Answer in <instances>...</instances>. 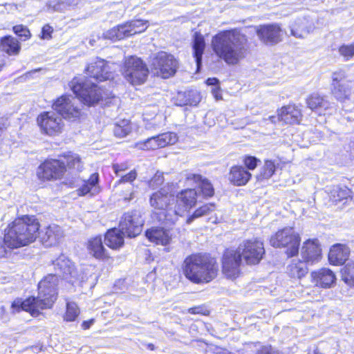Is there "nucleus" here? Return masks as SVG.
<instances>
[{
    "mask_svg": "<svg viewBox=\"0 0 354 354\" xmlns=\"http://www.w3.org/2000/svg\"><path fill=\"white\" fill-rule=\"evenodd\" d=\"M266 250L264 242L258 237L244 239L237 248L227 247L222 252L220 263L223 276L235 280L242 274V264L256 266L265 258Z\"/></svg>",
    "mask_w": 354,
    "mask_h": 354,
    "instance_id": "obj_1",
    "label": "nucleus"
},
{
    "mask_svg": "<svg viewBox=\"0 0 354 354\" xmlns=\"http://www.w3.org/2000/svg\"><path fill=\"white\" fill-rule=\"evenodd\" d=\"M39 220L33 214L17 216L8 223L0 239V259L8 257L9 252L28 246L39 237Z\"/></svg>",
    "mask_w": 354,
    "mask_h": 354,
    "instance_id": "obj_2",
    "label": "nucleus"
},
{
    "mask_svg": "<svg viewBox=\"0 0 354 354\" xmlns=\"http://www.w3.org/2000/svg\"><path fill=\"white\" fill-rule=\"evenodd\" d=\"M84 168L81 156L68 151L57 158H47L38 166L36 176L41 183L55 182L64 179L66 172H80Z\"/></svg>",
    "mask_w": 354,
    "mask_h": 354,
    "instance_id": "obj_3",
    "label": "nucleus"
},
{
    "mask_svg": "<svg viewBox=\"0 0 354 354\" xmlns=\"http://www.w3.org/2000/svg\"><path fill=\"white\" fill-rule=\"evenodd\" d=\"M181 272L194 284H207L217 278L219 272L216 258L207 252H194L182 262Z\"/></svg>",
    "mask_w": 354,
    "mask_h": 354,
    "instance_id": "obj_4",
    "label": "nucleus"
},
{
    "mask_svg": "<svg viewBox=\"0 0 354 354\" xmlns=\"http://www.w3.org/2000/svg\"><path fill=\"white\" fill-rule=\"evenodd\" d=\"M243 37L236 29L221 30L212 37L211 47L215 55L227 64L236 65L243 57Z\"/></svg>",
    "mask_w": 354,
    "mask_h": 354,
    "instance_id": "obj_5",
    "label": "nucleus"
},
{
    "mask_svg": "<svg viewBox=\"0 0 354 354\" xmlns=\"http://www.w3.org/2000/svg\"><path fill=\"white\" fill-rule=\"evenodd\" d=\"M149 201L155 218L162 224H174L180 215V207L175 208V195L168 187H162L153 192Z\"/></svg>",
    "mask_w": 354,
    "mask_h": 354,
    "instance_id": "obj_6",
    "label": "nucleus"
},
{
    "mask_svg": "<svg viewBox=\"0 0 354 354\" xmlns=\"http://www.w3.org/2000/svg\"><path fill=\"white\" fill-rule=\"evenodd\" d=\"M37 292V296L30 295L25 299L15 298L10 304L11 313L24 311L32 317H38L43 310L52 309L57 300L58 294Z\"/></svg>",
    "mask_w": 354,
    "mask_h": 354,
    "instance_id": "obj_7",
    "label": "nucleus"
},
{
    "mask_svg": "<svg viewBox=\"0 0 354 354\" xmlns=\"http://www.w3.org/2000/svg\"><path fill=\"white\" fill-rule=\"evenodd\" d=\"M68 85L81 103L88 107L95 106L111 97L104 88L93 82H81L77 77L73 78Z\"/></svg>",
    "mask_w": 354,
    "mask_h": 354,
    "instance_id": "obj_8",
    "label": "nucleus"
},
{
    "mask_svg": "<svg viewBox=\"0 0 354 354\" xmlns=\"http://www.w3.org/2000/svg\"><path fill=\"white\" fill-rule=\"evenodd\" d=\"M120 72L124 80L133 86L143 84L149 75L147 63L136 55L124 57L120 67Z\"/></svg>",
    "mask_w": 354,
    "mask_h": 354,
    "instance_id": "obj_9",
    "label": "nucleus"
},
{
    "mask_svg": "<svg viewBox=\"0 0 354 354\" xmlns=\"http://www.w3.org/2000/svg\"><path fill=\"white\" fill-rule=\"evenodd\" d=\"M301 238L293 227H284L271 235L270 245L274 248L284 250L286 257L290 259L299 254Z\"/></svg>",
    "mask_w": 354,
    "mask_h": 354,
    "instance_id": "obj_10",
    "label": "nucleus"
},
{
    "mask_svg": "<svg viewBox=\"0 0 354 354\" xmlns=\"http://www.w3.org/2000/svg\"><path fill=\"white\" fill-rule=\"evenodd\" d=\"M178 67V59L174 55L162 50L154 55L151 64L154 75L165 80L174 77Z\"/></svg>",
    "mask_w": 354,
    "mask_h": 354,
    "instance_id": "obj_11",
    "label": "nucleus"
},
{
    "mask_svg": "<svg viewBox=\"0 0 354 354\" xmlns=\"http://www.w3.org/2000/svg\"><path fill=\"white\" fill-rule=\"evenodd\" d=\"M36 122L41 133L48 137H58L65 129L64 120L57 112L52 111H44L39 113Z\"/></svg>",
    "mask_w": 354,
    "mask_h": 354,
    "instance_id": "obj_12",
    "label": "nucleus"
},
{
    "mask_svg": "<svg viewBox=\"0 0 354 354\" xmlns=\"http://www.w3.org/2000/svg\"><path fill=\"white\" fill-rule=\"evenodd\" d=\"M52 108L62 119L70 122H78L84 116V113L77 104L73 102L68 94H62L52 102Z\"/></svg>",
    "mask_w": 354,
    "mask_h": 354,
    "instance_id": "obj_13",
    "label": "nucleus"
},
{
    "mask_svg": "<svg viewBox=\"0 0 354 354\" xmlns=\"http://www.w3.org/2000/svg\"><path fill=\"white\" fill-rule=\"evenodd\" d=\"M302 106L300 104L290 102L277 109V115H271L269 120L272 123L278 122L283 125H299L303 120Z\"/></svg>",
    "mask_w": 354,
    "mask_h": 354,
    "instance_id": "obj_14",
    "label": "nucleus"
},
{
    "mask_svg": "<svg viewBox=\"0 0 354 354\" xmlns=\"http://www.w3.org/2000/svg\"><path fill=\"white\" fill-rule=\"evenodd\" d=\"M143 221L141 215L136 209L124 212L119 222V228L130 239L138 236L142 230Z\"/></svg>",
    "mask_w": 354,
    "mask_h": 354,
    "instance_id": "obj_15",
    "label": "nucleus"
},
{
    "mask_svg": "<svg viewBox=\"0 0 354 354\" xmlns=\"http://www.w3.org/2000/svg\"><path fill=\"white\" fill-rule=\"evenodd\" d=\"M85 247L88 254L93 259L103 263L113 261V257L106 248L101 234L88 238L85 243Z\"/></svg>",
    "mask_w": 354,
    "mask_h": 354,
    "instance_id": "obj_16",
    "label": "nucleus"
},
{
    "mask_svg": "<svg viewBox=\"0 0 354 354\" xmlns=\"http://www.w3.org/2000/svg\"><path fill=\"white\" fill-rule=\"evenodd\" d=\"M331 78V94L339 101L348 99L352 93V87L348 85L350 81L346 80L345 73L342 71H335Z\"/></svg>",
    "mask_w": 354,
    "mask_h": 354,
    "instance_id": "obj_17",
    "label": "nucleus"
},
{
    "mask_svg": "<svg viewBox=\"0 0 354 354\" xmlns=\"http://www.w3.org/2000/svg\"><path fill=\"white\" fill-rule=\"evenodd\" d=\"M178 141L177 134L173 132H165L147 138L139 143L142 150L153 151L174 145Z\"/></svg>",
    "mask_w": 354,
    "mask_h": 354,
    "instance_id": "obj_18",
    "label": "nucleus"
},
{
    "mask_svg": "<svg viewBox=\"0 0 354 354\" xmlns=\"http://www.w3.org/2000/svg\"><path fill=\"white\" fill-rule=\"evenodd\" d=\"M282 29L278 24L259 25L256 28V34L259 40L266 45H274L282 40Z\"/></svg>",
    "mask_w": 354,
    "mask_h": 354,
    "instance_id": "obj_19",
    "label": "nucleus"
},
{
    "mask_svg": "<svg viewBox=\"0 0 354 354\" xmlns=\"http://www.w3.org/2000/svg\"><path fill=\"white\" fill-rule=\"evenodd\" d=\"M301 259L307 263L319 261L322 257V249L318 239H308L304 241L301 248Z\"/></svg>",
    "mask_w": 354,
    "mask_h": 354,
    "instance_id": "obj_20",
    "label": "nucleus"
},
{
    "mask_svg": "<svg viewBox=\"0 0 354 354\" xmlns=\"http://www.w3.org/2000/svg\"><path fill=\"white\" fill-rule=\"evenodd\" d=\"M185 180L188 184L197 185L198 194L205 199L212 198L215 194V189L212 182L200 174H188L186 175Z\"/></svg>",
    "mask_w": 354,
    "mask_h": 354,
    "instance_id": "obj_21",
    "label": "nucleus"
},
{
    "mask_svg": "<svg viewBox=\"0 0 354 354\" xmlns=\"http://www.w3.org/2000/svg\"><path fill=\"white\" fill-rule=\"evenodd\" d=\"M311 281L319 288L328 289L334 286L337 278L335 272L328 268H322L310 273Z\"/></svg>",
    "mask_w": 354,
    "mask_h": 354,
    "instance_id": "obj_22",
    "label": "nucleus"
},
{
    "mask_svg": "<svg viewBox=\"0 0 354 354\" xmlns=\"http://www.w3.org/2000/svg\"><path fill=\"white\" fill-rule=\"evenodd\" d=\"M351 255V249L348 245L335 243L330 246L328 253V260L330 265L340 266L345 264Z\"/></svg>",
    "mask_w": 354,
    "mask_h": 354,
    "instance_id": "obj_23",
    "label": "nucleus"
},
{
    "mask_svg": "<svg viewBox=\"0 0 354 354\" xmlns=\"http://www.w3.org/2000/svg\"><path fill=\"white\" fill-rule=\"evenodd\" d=\"M252 174L243 165H234L228 171L227 180L236 187L246 185L252 179Z\"/></svg>",
    "mask_w": 354,
    "mask_h": 354,
    "instance_id": "obj_24",
    "label": "nucleus"
},
{
    "mask_svg": "<svg viewBox=\"0 0 354 354\" xmlns=\"http://www.w3.org/2000/svg\"><path fill=\"white\" fill-rule=\"evenodd\" d=\"M145 234L149 241L156 245L167 246L172 241V234L169 230L162 227H151L145 232Z\"/></svg>",
    "mask_w": 354,
    "mask_h": 354,
    "instance_id": "obj_25",
    "label": "nucleus"
},
{
    "mask_svg": "<svg viewBox=\"0 0 354 354\" xmlns=\"http://www.w3.org/2000/svg\"><path fill=\"white\" fill-rule=\"evenodd\" d=\"M307 264L303 259H292L286 267L285 271L286 277L292 282L300 281L308 273Z\"/></svg>",
    "mask_w": 354,
    "mask_h": 354,
    "instance_id": "obj_26",
    "label": "nucleus"
},
{
    "mask_svg": "<svg viewBox=\"0 0 354 354\" xmlns=\"http://www.w3.org/2000/svg\"><path fill=\"white\" fill-rule=\"evenodd\" d=\"M306 104L312 111L319 115H325L326 111L330 109V103L324 95L319 93H312L306 99Z\"/></svg>",
    "mask_w": 354,
    "mask_h": 354,
    "instance_id": "obj_27",
    "label": "nucleus"
},
{
    "mask_svg": "<svg viewBox=\"0 0 354 354\" xmlns=\"http://www.w3.org/2000/svg\"><path fill=\"white\" fill-rule=\"evenodd\" d=\"M85 70L91 78L98 82L106 81L111 76L107 62L102 59H97L88 64Z\"/></svg>",
    "mask_w": 354,
    "mask_h": 354,
    "instance_id": "obj_28",
    "label": "nucleus"
},
{
    "mask_svg": "<svg viewBox=\"0 0 354 354\" xmlns=\"http://www.w3.org/2000/svg\"><path fill=\"white\" fill-rule=\"evenodd\" d=\"M199 194L195 188H185L176 196V202L181 205L185 210L189 211L196 207L198 202Z\"/></svg>",
    "mask_w": 354,
    "mask_h": 354,
    "instance_id": "obj_29",
    "label": "nucleus"
},
{
    "mask_svg": "<svg viewBox=\"0 0 354 354\" xmlns=\"http://www.w3.org/2000/svg\"><path fill=\"white\" fill-rule=\"evenodd\" d=\"M21 45L18 39L6 35L0 37V53L4 57H15L20 54Z\"/></svg>",
    "mask_w": 354,
    "mask_h": 354,
    "instance_id": "obj_30",
    "label": "nucleus"
},
{
    "mask_svg": "<svg viewBox=\"0 0 354 354\" xmlns=\"http://www.w3.org/2000/svg\"><path fill=\"white\" fill-rule=\"evenodd\" d=\"M100 190V175L97 172L91 174L88 179L83 180L81 185L76 189L78 196L82 197L86 195L91 196L98 193Z\"/></svg>",
    "mask_w": 354,
    "mask_h": 354,
    "instance_id": "obj_31",
    "label": "nucleus"
},
{
    "mask_svg": "<svg viewBox=\"0 0 354 354\" xmlns=\"http://www.w3.org/2000/svg\"><path fill=\"white\" fill-rule=\"evenodd\" d=\"M124 235L119 227H111L105 232L104 240L109 249L119 250L124 245Z\"/></svg>",
    "mask_w": 354,
    "mask_h": 354,
    "instance_id": "obj_32",
    "label": "nucleus"
},
{
    "mask_svg": "<svg viewBox=\"0 0 354 354\" xmlns=\"http://www.w3.org/2000/svg\"><path fill=\"white\" fill-rule=\"evenodd\" d=\"M205 49V41L204 36L198 31L193 35L192 50L193 56L195 58L197 69L198 70L202 64V57Z\"/></svg>",
    "mask_w": 354,
    "mask_h": 354,
    "instance_id": "obj_33",
    "label": "nucleus"
},
{
    "mask_svg": "<svg viewBox=\"0 0 354 354\" xmlns=\"http://www.w3.org/2000/svg\"><path fill=\"white\" fill-rule=\"evenodd\" d=\"M104 37L106 39L113 41L124 39L131 37L128 21L118 24L108 30Z\"/></svg>",
    "mask_w": 354,
    "mask_h": 354,
    "instance_id": "obj_34",
    "label": "nucleus"
},
{
    "mask_svg": "<svg viewBox=\"0 0 354 354\" xmlns=\"http://www.w3.org/2000/svg\"><path fill=\"white\" fill-rule=\"evenodd\" d=\"M59 277L55 274H48L38 283L37 291L58 294Z\"/></svg>",
    "mask_w": 354,
    "mask_h": 354,
    "instance_id": "obj_35",
    "label": "nucleus"
},
{
    "mask_svg": "<svg viewBox=\"0 0 354 354\" xmlns=\"http://www.w3.org/2000/svg\"><path fill=\"white\" fill-rule=\"evenodd\" d=\"M173 103L177 106H196L199 99L191 91L178 92L172 99Z\"/></svg>",
    "mask_w": 354,
    "mask_h": 354,
    "instance_id": "obj_36",
    "label": "nucleus"
},
{
    "mask_svg": "<svg viewBox=\"0 0 354 354\" xmlns=\"http://www.w3.org/2000/svg\"><path fill=\"white\" fill-rule=\"evenodd\" d=\"M55 269L63 279L71 278L75 272V265L67 258H58L55 263Z\"/></svg>",
    "mask_w": 354,
    "mask_h": 354,
    "instance_id": "obj_37",
    "label": "nucleus"
},
{
    "mask_svg": "<svg viewBox=\"0 0 354 354\" xmlns=\"http://www.w3.org/2000/svg\"><path fill=\"white\" fill-rule=\"evenodd\" d=\"M216 209V205L214 203H207L201 205L194 209V211L187 216L185 223L191 224L195 219L207 216L214 212Z\"/></svg>",
    "mask_w": 354,
    "mask_h": 354,
    "instance_id": "obj_38",
    "label": "nucleus"
},
{
    "mask_svg": "<svg viewBox=\"0 0 354 354\" xmlns=\"http://www.w3.org/2000/svg\"><path fill=\"white\" fill-rule=\"evenodd\" d=\"M277 169V165L274 160L265 159L263 165L257 175V180L258 181L269 180L275 174Z\"/></svg>",
    "mask_w": 354,
    "mask_h": 354,
    "instance_id": "obj_39",
    "label": "nucleus"
},
{
    "mask_svg": "<svg viewBox=\"0 0 354 354\" xmlns=\"http://www.w3.org/2000/svg\"><path fill=\"white\" fill-rule=\"evenodd\" d=\"M131 131L132 126L130 120L121 119L113 124V133L116 138H124L129 135Z\"/></svg>",
    "mask_w": 354,
    "mask_h": 354,
    "instance_id": "obj_40",
    "label": "nucleus"
},
{
    "mask_svg": "<svg viewBox=\"0 0 354 354\" xmlns=\"http://www.w3.org/2000/svg\"><path fill=\"white\" fill-rule=\"evenodd\" d=\"M348 200H352L351 190L346 187L339 188L333 195L331 202L333 205L346 204Z\"/></svg>",
    "mask_w": 354,
    "mask_h": 354,
    "instance_id": "obj_41",
    "label": "nucleus"
},
{
    "mask_svg": "<svg viewBox=\"0 0 354 354\" xmlns=\"http://www.w3.org/2000/svg\"><path fill=\"white\" fill-rule=\"evenodd\" d=\"M342 280L349 286L354 287V261L348 262L341 269Z\"/></svg>",
    "mask_w": 354,
    "mask_h": 354,
    "instance_id": "obj_42",
    "label": "nucleus"
},
{
    "mask_svg": "<svg viewBox=\"0 0 354 354\" xmlns=\"http://www.w3.org/2000/svg\"><path fill=\"white\" fill-rule=\"evenodd\" d=\"M80 313V310L75 302L68 301L66 305V310L63 319L66 322H74Z\"/></svg>",
    "mask_w": 354,
    "mask_h": 354,
    "instance_id": "obj_43",
    "label": "nucleus"
},
{
    "mask_svg": "<svg viewBox=\"0 0 354 354\" xmlns=\"http://www.w3.org/2000/svg\"><path fill=\"white\" fill-rule=\"evenodd\" d=\"M131 37L145 32L149 26L147 20L134 19L128 21Z\"/></svg>",
    "mask_w": 354,
    "mask_h": 354,
    "instance_id": "obj_44",
    "label": "nucleus"
},
{
    "mask_svg": "<svg viewBox=\"0 0 354 354\" xmlns=\"http://www.w3.org/2000/svg\"><path fill=\"white\" fill-rule=\"evenodd\" d=\"M12 30L22 41L29 40L32 37L29 28L23 24L12 26Z\"/></svg>",
    "mask_w": 354,
    "mask_h": 354,
    "instance_id": "obj_45",
    "label": "nucleus"
},
{
    "mask_svg": "<svg viewBox=\"0 0 354 354\" xmlns=\"http://www.w3.org/2000/svg\"><path fill=\"white\" fill-rule=\"evenodd\" d=\"M59 238V234L55 227L50 225L45 227V232L41 237L43 243H51L56 241Z\"/></svg>",
    "mask_w": 354,
    "mask_h": 354,
    "instance_id": "obj_46",
    "label": "nucleus"
},
{
    "mask_svg": "<svg viewBox=\"0 0 354 354\" xmlns=\"http://www.w3.org/2000/svg\"><path fill=\"white\" fill-rule=\"evenodd\" d=\"M242 162L243 163V166L250 171L254 170L261 161L254 156L245 155L242 158Z\"/></svg>",
    "mask_w": 354,
    "mask_h": 354,
    "instance_id": "obj_47",
    "label": "nucleus"
},
{
    "mask_svg": "<svg viewBox=\"0 0 354 354\" xmlns=\"http://www.w3.org/2000/svg\"><path fill=\"white\" fill-rule=\"evenodd\" d=\"M338 52L345 60H349L354 56V42L349 44H342L339 46Z\"/></svg>",
    "mask_w": 354,
    "mask_h": 354,
    "instance_id": "obj_48",
    "label": "nucleus"
},
{
    "mask_svg": "<svg viewBox=\"0 0 354 354\" xmlns=\"http://www.w3.org/2000/svg\"><path fill=\"white\" fill-rule=\"evenodd\" d=\"M138 173L136 169H132L127 174L121 176L120 178L116 181L117 185L124 183H132L137 178Z\"/></svg>",
    "mask_w": 354,
    "mask_h": 354,
    "instance_id": "obj_49",
    "label": "nucleus"
},
{
    "mask_svg": "<svg viewBox=\"0 0 354 354\" xmlns=\"http://www.w3.org/2000/svg\"><path fill=\"white\" fill-rule=\"evenodd\" d=\"M10 127L9 118L4 114L0 113V137L6 134Z\"/></svg>",
    "mask_w": 354,
    "mask_h": 354,
    "instance_id": "obj_50",
    "label": "nucleus"
},
{
    "mask_svg": "<svg viewBox=\"0 0 354 354\" xmlns=\"http://www.w3.org/2000/svg\"><path fill=\"white\" fill-rule=\"evenodd\" d=\"M187 313L191 315H201L205 316L209 315V310L205 304L189 308L187 309Z\"/></svg>",
    "mask_w": 354,
    "mask_h": 354,
    "instance_id": "obj_51",
    "label": "nucleus"
},
{
    "mask_svg": "<svg viewBox=\"0 0 354 354\" xmlns=\"http://www.w3.org/2000/svg\"><path fill=\"white\" fill-rule=\"evenodd\" d=\"M53 28L49 24H46L41 28L39 37L44 40H50L53 37Z\"/></svg>",
    "mask_w": 354,
    "mask_h": 354,
    "instance_id": "obj_52",
    "label": "nucleus"
},
{
    "mask_svg": "<svg viewBox=\"0 0 354 354\" xmlns=\"http://www.w3.org/2000/svg\"><path fill=\"white\" fill-rule=\"evenodd\" d=\"M112 168L113 169L114 174L118 176L120 172L127 170L129 168V165L127 162L115 163L113 164Z\"/></svg>",
    "mask_w": 354,
    "mask_h": 354,
    "instance_id": "obj_53",
    "label": "nucleus"
},
{
    "mask_svg": "<svg viewBox=\"0 0 354 354\" xmlns=\"http://www.w3.org/2000/svg\"><path fill=\"white\" fill-rule=\"evenodd\" d=\"M256 354H280L279 352L273 348V347L270 345H263L261 346L256 352Z\"/></svg>",
    "mask_w": 354,
    "mask_h": 354,
    "instance_id": "obj_54",
    "label": "nucleus"
},
{
    "mask_svg": "<svg viewBox=\"0 0 354 354\" xmlns=\"http://www.w3.org/2000/svg\"><path fill=\"white\" fill-rule=\"evenodd\" d=\"M212 93L217 100L222 99L221 91L219 86L213 88L212 89Z\"/></svg>",
    "mask_w": 354,
    "mask_h": 354,
    "instance_id": "obj_55",
    "label": "nucleus"
},
{
    "mask_svg": "<svg viewBox=\"0 0 354 354\" xmlns=\"http://www.w3.org/2000/svg\"><path fill=\"white\" fill-rule=\"evenodd\" d=\"M8 63L6 57L3 55L0 54V73L6 70L7 68Z\"/></svg>",
    "mask_w": 354,
    "mask_h": 354,
    "instance_id": "obj_56",
    "label": "nucleus"
},
{
    "mask_svg": "<svg viewBox=\"0 0 354 354\" xmlns=\"http://www.w3.org/2000/svg\"><path fill=\"white\" fill-rule=\"evenodd\" d=\"M94 319H90L88 320L83 321L81 324V327L83 330H88L90 328L91 326L94 323Z\"/></svg>",
    "mask_w": 354,
    "mask_h": 354,
    "instance_id": "obj_57",
    "label": "nucleus"
},
{
    "mask_svg": "<svg viewBox=\"0 0 354 354\" xmlns=\"http://www.w3.org/2000/svg\"><path fill=\"white\" fill-rule=\"evenodd\" d=\"M206 84L209 86H218L219 81L216 77H209L205 81Z\"/></svg>",
    "mask_w": 354,
    "mask_h": 354,
    "instance_id": "obj_58",
    "label": "nucleus"
},
{
    "mask_svg": "<svg viewBox=\"0 0 354 354\" xmlns=\"http://www.w3.org/2000/svg\"><path fill=\"white\" fill-rule=\"evenodd\" d=\"M147 348L150 350V351H154L156 350V346L153 344L152 343H148L146 345Z\"/></svg>",
    "mask_w": 354,
    "mask_h": 354,
    "instance_id": "obj_59",
    "label": "nucleus"
},
{
    "mask_svg": "<svg viewBox=\"0 0 354 354\" xmlns=\"http://www.w3.org/2000/svg\"><path fill=\"white\" fill-rule=\"evenodd\" d=\"M308 354H321L318 351H314L312 353Z\"/></svg>",
    "mask_w": 354,
    "mask_h": 354,
    "instance_id": "obj_60",
    "label": "nucleus"
},
{
    "mask_svg": "<svg viewBox=\"0 0 354 354\" xmlns=\"http://www.w3.org/2000/svg\"><path fill=\"white\" fill-rule=\"evenodd\" d=\"M160 179L161 180V183L163 181V177L162 176H158V180Z\"/></svg>",
    "mask_w": 354,
    "mask_h": 354,
    "instance_id": "obj_61",
    "label": "nucleus"
},
{
    "mask_svg": "<svg viewBox=\"0 0 354 354\" xmlns=\"http://www.w3.org/2000/svg\"><path fill=\"white\" fill-rule=\"evenodd\" d=\"M217 220H218V219H217V218H215V220H214V221H213L212 222H213V223H217Z\"/></svg>",
    "mask_w": 354,
    "mask_h": 354,
    "instance_id": "obj_62",
    "label": "nucleus"
},
{
    "mask_svg": "<svg viewBox=\"0 0 354 354\" xmlns=\"http://www.w3.org/2000/svg\"><path fill=\"white\" fill-rule=\"evenodd\" d=\"M227 354H230V353H228Z\"/></svg>",
    "mask_w": 354,
    "mask_h": 354,
    "instance_id": "obj_63",
    "label": "nucleus"
}]
</instances>
